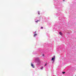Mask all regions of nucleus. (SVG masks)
Returning a JSON list of instances; mask_svg holds the SVG:
<instances>
[{
    "instance_id": "6e6552de",
    "label": "nucleus",
    "mask_w": 76,
    "mask_h": 76,
    "mask_svg": "<svg viewBox=\"0 0 76 76\" xmlns=\"http://www.w3.org/2000/svg\"><path fill=\"white\" fill-rule=\"evenodd\" d=\"M41 28L42 29V28H43V27H41Z\"/></svg>"
},
{
    "instance_id": "9d476101",
    "label": "nucleus",
    "mask_w": 76,
    "mask_h": 76,
    "mask_svg": "<svg viewBox=\"0 0 76 76\" xmlns=\"http://www.w3.org/2000/svg\"><path fill=\"white\" fill-rule=\"evenodd\" d=\"M43 69V67H42V68H41V69Z\"/></svg>"
},
{
    "instance_id": "423d86ee",
    "label": "nucleus",
    "mask_w": 76,
    "mask_h": 76,
    "mask_svg": "<svg viewBox=\"0 0 76 76\" xmlns=\"http://www.w3.org/2000/svg\"><path fill=\"white\" fill-rule=\"evenodd\" d=\"M66 73L65 72H62V73L63 74H64V73Z\"/></svg>"
},
{
    "instance_id": "f257e3e1",
    "label": "nucleus",
    "mask_w": 76,
    "mask_h": 76,
    "mask_svg": "<svg viewBox=\"0 0 76 76\" xmlns=\"http://www.w3.org/2000/svg\"><path fill=\"white\" fill-rule=\"evenodd\" d=\"M55 57H56V56H53V57L52 59V60L54 61V60L55 59Z\"/></svg>"
},
{
    "instance_id": "20e7f679",
    "label": "nucleus",
    "mask_w": 76,
    "mask_h": 76,
    "mask_svg": "<svg viewBox=\"0 0 76 76\" xmlns=\"http://www.w3.org/2000/svg\"><path fill=\"white\" fill-rule=\"evenodd\" d=\"M59 34L60 35H63V34H62V33H61V32H59Z\"/></svg>"
},
{
    "instance_id": "9b49d317",
    "label": "nucleus",
    "mask_w": 76,
    "mask_h": 76,
    "mask_svg": "<svg viewBox=\"0 0 76 76\" xmlns=\"http://www.w3.org/2000/svg\"><path fill=\"white\" fill-rule=\"evenodd\" d=\"M63 1H65V0H63Z\"/></svg>"
},
{
    "instance_id": "f8f14e48",
    "label": "nucleus",
    "mask_w": 76,
    "mask_h": 76,
    "mask_svg": "<svg viewBox=\"0 0 76 76\" xmlns=\"http://www.w3.org/2000/svg\"><path fill=\"white\" fill-rule=\"evenodd\" d=\"M43 56H44V54H43Z\"/></svg>"
},
{
    "instance_id": "39448f33",
    "label": "nucleus",
    "mask_w": 76,
    "mask_h": 76,
    "mask_svg": "<svg viewBox=\"0 0 76 76\" xmlns=\"http://www.w3.org/2000/svg\"><path fill=\"white\" fill-rule=\"evenodd\" d=\"M38 22H39V20H38L37 21H36L35 22H36V23H38Z\"/></svg>"
},
{
    "instance_id": "0eeeda50",
    "label": "nucleus",
    "mask_w": 76,
    "mask_h": 76,
    "mask_svg": "<svg viewBox=\"0 0 76 76\" xmlns=\"http://www.w3.org/2000/svg\"><path fill=\"white\" fill-rule=\"evenodd\" d=\"M45 66H47V64H46L45 65Z\"/></svg>"
},
{
    "instance_id": "f03ea898",
    "label": "nucleus",
    "mask_w": 76,
    "mask_h": 76,
    "mask_svg": "<svg viewBox=\"0 0 76 76\" xmlns=\"http://www.w3.org/2000/svg\"><path fill=\"white\" fill-rule=\"evenodd\" d=\"M31 66L33 68L35 67V66H34L32 63L31 64Z\"/></svg>"
},
{
    "instance_id": "1a4fd4ad",
    "label": "nucleus",
    "mask_w": 76,
    "mask_h": 76,
    "mask_svg": "<svg viewBox=\"0 0 76 76\" xmlns=\"http://www.w3.org/2000/svg\"><path fill=\"white\" fill-rule=\"evenodd\" d=\"M38 12V14L39 15V12Z\"/></svg>"
},
{
    "instance_id": "7ed1b4c3",
    "label": "nucleus",
    "mask_w": 76,
    "mask_h": 76,
    "mask_svg": "<svg viewBox=\"0 0 76 76\" xmlns=\"http://www.w3.org/2000/svg\"><path fill=\"white\" fill-rule=\"evenodd\" d=\"M36 35H37V34H34V37H36Z\"/></svg>"
}]
</instances>
